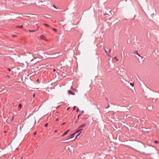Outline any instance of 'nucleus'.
Listing matches in <instances>:
<instances>
[{"label": "nucleus", "mask_w": 159, "mask_h": 159, "mask_svg": "<svg viewBox=\"0 0 159 159\" xmlns=\"http://www.w3.org/2000/svg\"><path fill=\"white\" fill-rule=\"evenodd\" d=\"M147 150L148 152V153H145L144 152H143L142 153L146 155H152V153L151 152H152V148L150 147V146L147 148Z\"/></svg>", "instance_id": "1"}, {"label": "nucleus", "mask_w": 159, "mask_h": 159, "mask_svg": "<svg viewBox=\"0 0 159 159\" xmlns=\"http://www.w3.org/2000/svg\"><path fill=\"white\" fill-rule=\"evenodd\" d=\"M83 130V129L78 128V129H77L75 132V134H77L79 133V134L81 133L82 132V131Z\"/></svg>", "instance_id": "2"}, {"label": "nucleus", "mask_w": 159, "mask_h": 159, "mask_svg": "<svg viewBox=\"0 0 159 159\" xmlns=\"http://www.w3.org/2000/svg\"><path fill=\"white\" fill-rule=\"evenodd\" d=\"M147 108L148 110L150 111H151L153 109V107L152 106H149L147 107Z\"/></svg>", "instance_id": "3"}, {"label": "nucleus", "mask_w": 159, "mask_h": 159, "mask_svg": "<svg viewBox=\"0 0 159 159\" xmlns=\"http://www.w3.org/2000/svg\"><path fill=\"white\" fill-rule=\"evenodd\" d=\"M68 93L69 94H71L72 95H75V93L71 91L70 90H69L68 91Z\"/></svg>", "instance_id": "4"}, {"label": "nucleus", "mask_w": 159, "mask_h": 159, "mask_svg": "<svg viewBox=\"0 0 159 159\" xmlns=\"http://www.w3.org/2000/svg\"><path fill=\"white\" fill-rule=\"evenodd\" d=\"M40 38L41 39H44L45 40H47V39H46V37H45V36H44L43 35H41L40 36Z\"/></svg>", "instance_id": "5"}, {"label": "nucleus", "mask_w": 159, "mask_h": 159, "mask_svg": "<svg viewBox=\"0 0 159 159\" xmlns=\"http://www.w3.org/2000/svg\"><path fill=\"white\" fill-rule=\"evenodd\" d=\"M103 48L104 49V50L105 51V52L107 54V56L108 57H110V55L107 52V51L106 50V48H105V47H104V46H103Z\"/></svg>", "instance_id": "6"}, {"label": "nucleus", "mask_w": 159, "mask_h": 159, "mask_svg": "<svg viewBox=\"0 0 159 159\" xmlns=\"http://www.w3.org/2000/svg\"><path fill=\"white\" fill-rule=\"evenodd\" d=\"M86 124H83L82 125H81L79 127V128H84V127H85V126H86Z\"/></svg>", "instance_id": "7"}, {"label": "nucleus", "mask_w": 159, "mask_h": 159, "mask_svg": "<svg viewBox=\"0 0 159 159\" xmlns=\"http://www.w3.org/2000/svg\"><path fill=\"white\" fill-rule=\"evenodd\" d=\"M69 131V130L68 129V130L65 131L63 134L62 135V137L66 135L68 133V131Z\"/></svg>", "instance_id": "8"}, {"label": "nucleus", "mask_w": 159, "mask_h": 159, "mask_svg": "<svg viewBox=\"0 0 159 159\" xmlns=\"http://www.w3.org/2000/svg\"><path fill=\"white\" fill-rule=\"evenodd\" d=\"M75 134V132L74 133H73V134H71V137H70V138H69L68 139H72V138H73V137H74V135H75V134Z\"/></svg>", "instance_id": "9"}, {"label": "nucleus", "mask_w": 159, "mask_h": 159, "mask_svg": "<svg viewBox=\"0 0 159 159\" xmlns=\"http://www.w3.org/2000/svg\"><path fill=\"white\" fill-rule=\"evenodd\" d=\"M16 27L19 28H23V25H21V26H17Z\"/></svg>", "instance_id": "10"}, {"label": "nucleus", "mask_w": 159, "mask_h": 159, "mask_svg": "<svg viewBox=\"0 0 159 159\" xmlns=\"http://www.w3.org/2000/svg\"><path fill=\"white\" fill-rule=\"evenodd\" d=\"M143 145L144 146L145 148H146V146H145V145L143 143H140V144L139 145V146H142Z\"/></svg>", "instance_id": "11"}, {"label": "nucleus", "mask_w": 159, "mask_h": 159, "mask_svg": "<svg viewBox=\"0 0 159 159\" xmlns=\"http://www.w3.org/2000/svg\"><path fill=\"white\" fill-rule=\"evenodd\" d=\"M44 25H45V26H47V27H49L50 26L48 24H46V23L44 24Z\"/></svg>", "instance_id": "12"}, {"label": "nucleus", "mask_w": 159, "mask_h": 159, "mask_svg": "<svg viewBox=\"0 0 159 159\" xmlns=\"http://www.w3.org/2000/svg\"><path fill=\"white\" fill-rule=\"evenodd\" d=\"M22 107V105L21 103H20L18 105V107L20 108H21Z\"/></svg>", "instance_id": "13"}, {"label": "nucleus", "mask_w": 159, "mask_h": 159, "mask_svg": "<svg viewBox=\"0 0 159 159\" xmlns=\"http://www.w3.org/2000/svg\"><path fill=\"white\" fill-rule=\"evenodd\" d=\"M36 31V30H29V31L30 32H35V31Z\"/></svg>", "instance_id": "14"}, {"label": "nucleus", "mask_w": 159, "mask_h": 159, "mask_svg": "<svg viewBox=\"0 0 159 159\" xmlns=\"http://www.w3.org/2000/svg\"><path fill=\"white\" fill-rule=\"evenodd\" d=\"M114 59H116V61H118V59L117 58V57H115L114 58Z\"/></svg>", "instance_id": "15"}, {"label": "nucleus", "mask_w": 159, "mask_h": 159, "mask_svg": "<svg viewBox=\"0 0 159 159\" xmlns=\"http://www.w3.org/2000/svg\"><path fill=\"white\" fill-rule=\"evenodd\" d=\"M111 49L110 48L108 50V52H109V54L111 52Z\"/></svg>", "instance_id": "16"}, {"label": "nucleus", "mask_w": 159, "mask_h": 159, "mask_svg": "<svg viewBox=\"0 0 159 159\" xmlns=\"http://www.w3.org/2000/svg\"><path fill=\"white\" fill-rule=\"evenodd\" d=\"M48 126V123H46L45 125V127H47Z\"/></svg>", "instance_id": "17"}, {"label": "nucleus", "mask_w": 159, "mask_h": 159, "mask_svg": "<svg viewBox=\"0 0 159 159\" xmlns=\"http://www.w3.org/2000/svg\"><path fill=\"white\" fill-rule=\"evenodd\" d=\"M136 54H137L138 56H139V57H140V56L139 54L138 53V51H137L135 53Z\"/></svg>", "instance_id": "18"}, {"label": "nucleus", "mask_w": 159, "mask_h": 159, "mask_svg": "<svg viewBox=\"0 0 159 159\" xmlns=\"http://www.w3.org/2000/svg\"><path fill=\"white\" fill-rule=\"evenodd\" d=\"M53 30L54 31H55V32L57 31V30L56 29L53 28Z\"/></svg>", "instance_id": "19"}, {"label": "nucleus", "mask_w": 159, "mask_h": 159, "mask_svg": "<svg viewBox=\"0 0 159 159\" xmlns=\"http://www.w3.org/2000/svg\"><path fill=\"white\" fill-rule=\"evenodd\" d=\"M130 85L131 86H132L133 87L134 86V84L133 83H130Z\"/></svg>", "instance_id": "20"}, {"label": "nucleus", "mask_w": 159, "mask_h": 159, "mask_svg": "<svg viewBox=\"0 0 159 159\" xmlns=\"http://www.w3.org/2000/svg\"><path fill=\"white\" fill-rule=\"evenodd\" d=\"M82 115V114H79L78 116V119H79V117L81 115Z\"/></svg>", "instance_id": "21"}, {"label": "nucleus", "mask_w": 159, "mask_h": 159, "mask_svg": "<svg viewBox=\"0 0 159 159\" xmlns=\"http://www.w3.org/2000/svg\"><path fill=\"white\" fill-rule=\"evenodd\" d=\"M76 106H75L73 107V110L74 111L75 110V109H76Z\"/></svg>", "instance_id": "22"}, {"label": "nucleus", "mask_w": 159, "mask_h": 159, "mask_svg": "<svg viewBox=\"0 0 159 159\" xmlns=\"http://www.w3.org/2000/svg\"><path fill=\"white\" fill-rule=\"evenodd\" d=\"M80 134H79V133L78 134H77V135H76V137H75V139H74V140H75L76 138H77V136H78L79 135H80Z\"/></svg>", "instance_id": "23"}, {"label": "nucleus", "mask_w": 159, "mask_h": 159, "mask_svg": "<svg viewBox=\"0 0 159 159\" xmlns=\"http://www.w3.org/2000/svg\"><path fill=\"white\" fill-rule=\"evenodd\" d=\"M158 141H154V143H158Z\"/></svg>", "instance_id": "24"}, {"label": "nucleus", "mask_w": 159, "mask_h": 159, "mask_svg": "<svg viewBox=\"0 0 159 159\" xmlns=\"http://www.w3.org/2000/svg\"><path fill=\"white\" fill-rule=\"evenodd\" d=\"M16 36V35H13L12 36V37H15Z\"/></svg>", "instance_id": "25"}, {"label": "nucleus", "mask_w": 159, "mask_h": 159, "mask_svg": "<svg viewBox=\"0 0 159 159\" xmlns=\"http://www.w3.org/2000/svg\"><path fill=\"white\" fill-rule=\"evenodd\" d=\"M84 113V111H83V110L82 111H81V114H82Z\"/></svg>", "instance_id": "26"}, {"label": "nucleus", "mask_w": 159, "mask_h": 159, "mask_svg": "<svg viewBox=\"0 0 159 159\" xmlns=\"http://www.w3.org/2000/svg\"><path fill=\"white\" fill-rule=\"evenodd\" d=\"M76 111H77V112H78V111H79V108H77V110H76Z\"/></svg>", "instance_id": "27"}, {"label": "nucleus", "mask_w": 159, "mask_h": 159, "mask_svg": "<svg viewBox=\"0 0 159 159\" xmlns=\"http://www.w3.org/2000/svg\"><path fill=\"white\" fill-rule=\"evenodd\" d=\"M8 70L9 71H11V69L10 68H8Z\"/></svg>", "instance_id": "28"}, {"label": "nucleus", "mask_w": 159, "mask_h": 159, "mask_svg": "<svg viewBox=\"0 0 159 159\" xmlns=\"http://www.w3.org/2000/svg\"><path fill=\"white\" fill-rule=\"evenodd\" d=\"M104 16L108 15V14H107V13H106V14H104Z\"/></svg>", "instance_id": "29"}, {"label": "nucleus", "mask_w": 159, "mask_h": 159, "mask_svg": "<svg viewBox=\"0 0 159 159\" xmlns=\"http://www.w3.org/2000/svg\"><path fill=\"white\" fill-rule=\"evenodd\" d=\"M109 107H110V106H109V105H108V106L106 108L107 109V108H108Z\"/></svg>", "instance_id": "30"}, {"label": "nucleus", "mask_w": 159, "mask_h": 159, "mask_svg": "<svg viewBox=\"0 0 159 159\" xmlns=\"http://www.w3.org/2000/svg\"><path fill=\"white\" fill-rule=\"evenodd\" d=\"M13 119H14V116H13V118H12V120H11V121H12L13 120Z\"/></svg>", "instance_id": "31"}, {"label": "nucleus", "mask_w": 159, "mask_h": 159, "mask_svg": "<svg viewBox=\"0 0 159 159\" xmlns=\"http://www.w3.org/2000/svg\"><path fill=\"white\" fill-rule=\"evenodd\" d=\"M57 132V130H55V131H54V133H56Z\"/></svg>", "instance_id": "32"}, {"label": "nucleus", "mask_w": 159, "mask_h": 159, "mask_svg": "<svg viewBox=\"0 0 159 159\" xmlns=\"http://www.w3.org/2000/svg\"><path fill=\"white\" fill-rule=\"evenodd\" d=\"M72 90H73L74 91H75L76 90V89H72Z\"/></svg>", "instance_id": "33"}, {"label": "nucleus", "mask_w": 159, "mask_h": 159, "mask_svg": "<svg viewBox=\"0 0 159 159\" xmlns=\"http://www.w3.org/2000/svg\"><path fill=\"white\" fill-rule=\"evenodd\" d=\"M33 97H34L35 96V94H34V95H33Z\"/></svg>", "instance_id": "34"}, {"label": "nucleus", "mask_w": 159, "mask_h": 159, "mask_svg": "<svg viewBox=\"0 0 159 159\" xmlns=\"http://www.w3.org/2000/svg\"><path fill=\"white\" fill-rule=\"evenodd\" d=\"M65 124V122L63 123H62V125H64V124Z\"/></svg>", "instance_id": "35"}, {"label": "nucleus", "mask_w": 159, "mask_h": 159, "mask_svg": "<svg viewBox=\"0 0 159 159\" xmlns=\"http://www.w3.org/2000/svg\"><path fill=\"white\" fill-rule=\"evenodd\" d=\"M53 71H56V70L55 69H54L53 70Z\"/></svg>", "instance_id": "36"}, {"label": "nucleus", "mask_w": 159, "mask_h": 159, "mask_svg": "<svg viewBox=\"0 0 159 159\" xmlns=\"http://www.w3.org/2000/svg\"><path fill=\"white\" fill-rule=\"evenodd\" d=\"M70 108L69 107H68L67 108V110H69Z\"/></svg>", "instance_id": "37"}, {"label": "nucleus", "mask_w": 159, "mask_h": 159, "mask_svg": "<svg viewBox=\"0 0 159 159\" xmlns=\"http://www.w3.org/2000/svg\"><path fill=\"white\" fill-rule=\"evenodd\" d=\"M53 7H55V8H56V7L55 6V5L53 6Z\"/></svg>", "instance_id": "38"}, {"label": "nucleus", "mask_w": 159, "mask_h": 159, "mask_svg": "<svg viewBox=\"0 0 159 159\" xmlns=\"http://www.w3.org/2000/svg\"><path fill=\"white\" fill-rule=\"evenodd\" d=\"M59 107V106H58V107H57V108H58V107Z\"/></svg>", "instance_id": "39"}, {"label": "nucleus", "mask_w": 159, "mask_h": 159, "mask_svg": "<svg viewBox=\"0 0 159 159\" xmlns=\"http://www.w3.org/2000/svg\"><path fill=\"white\" fill-rule=\"evenodd\" d=\"M39 79H37V81H39Z\"/></svg>", "instance_id": "40"}, {"label": "nucleus", "mask_w": 159, "mask_h": 159, "mask_svg": "<svg viewBox=\"0 0 159 159\" xmlns=\"http://www.w3.org/2000/svg\"><path fill=\"white\" fill-rule=\"evenodd\" d=\"M7 132L6 131H4V132H5V133H6V132Z\"/></svg>", "instance_id": "41"}, {"label": "nucleus", "mask_w": 159, "mask_h": 159, "mask_svg": "<svg viewBox=\"0 0 159 159\" xmlns=\"http://www.w3.org/2000/svg\"><path fill=\"white\" fill-rule=\"evenodd\" d=\"M33 60H34V59H32V60H31V61H32Z\"/></svg>", "instance_id": "42"}, {"label": "nucleus", "mask_w": 159, "mask_h": 159, "mask_svg": "<svg viewBox=\"0 0 159 159\" xmlns=\"http://www.w3.org/2000/svg\"><path fill=\"white\" fill-rule=\"evenodd\" d=\"M34 135L36 134V133H34Z\"/></svg>", "instance_id": "43"}, {"label": "nucleus", "mask_w": 159, "mask_h": 159, "mask_svg": "<svg viewBox=\"0 0 159 159\" xmlns=\"http://www.w3.org/2000/svg\"><path fill=\"white\" fill-rule=\"evenodd\" d=\"M56 120H57V119H56Z\"/></svg>", "instance_id": "44"}]
</instances>
